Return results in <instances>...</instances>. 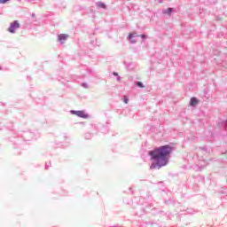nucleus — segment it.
<instances>
[{"mask_svg": "<svg viewBox=\"0 0 227 227\" xmlns=\"http://www.w3.org/2000/svg\"><path fill=\"white\" fill-rule=\"evenodd\" d=\"M140 37L141 38H146V35H141Z\"/></svg>", "mask_w": 227, "mask_h": 227, "instance_id": "f8f14e48", "label": "nucleus"}, {"mask_svg": "<svg viewBox=\"0 0 227 227\" xmlns=\"http://www.w3.org/2000/svg\"><path fill=\"white\" fill-rule=\"evenodd\" d=\"M20 27V23L18 20H14L11 23L10 27L8 28L9 33H15V29H19Z\"/></svg>", "mask_w": 227, "mask_h": 227, "instance_id": "7ed1b4c3", "label": "nucleus"}, {"mask_svg": "<svg viewBox=\"0 0 227 227\" xmlns=\"http://www.w3.org/2000/svg\"><path fill=\"white\" fill-rule=\"evenodd\" d=\"M8 1H10V0H0V3L2 4H5V3H8Z\"/></svg>", "mask_w": 227, "mask_h": 227, "instance_id": "9d476101", "label": "nucleus"}, {"mask_svg": "<svg viewBox=\"0 0 227 227\" xmlns=\"http://www.w3.org/2000/svg\"><path fill=\"white\" fill-rule=\"evenodd\" d=\"M137 86H138L139 88H145V86L143 85V82H137Z\"/></svg>", "mask_w": 227, "mask_h": 227, "instance_id": "6e6552de", "label": "nucleus"}, {"mask_svg": "<svg viewBox=\"0 0 227 227\" xmlns=\"http://www.w3.org/2000/svg\"><path fill=\"white\" fill-rule=\"evenodd\" d=\"M123 102L124 104H129V98L127 96L123 97Z\"/></svg>", "mask_w": 227, "mask_h": 227, "instance_id": "0eeeda50", "label": "nucleus"}, {"mask_svg": "<svg viewBox=\"0 0 227 227\" xmlns=\"http://www.w3.org/2000/svg\"><path fill=\"white\" fill-rule=\"evenodd\" d=\"M114 75H118V73H114Z\"/></svg>", "mask_w": 227, "mask_h": 227, "instance_id": "ddd939ff", "label": "nucleus"}, {"mask_svg": "<svg viewBox=\"0 0 227 227\" xmlns=\"http://www.w3.org/2000/svg\"><path fill=\"white\" fill-rule=\"evenodd\" d=\"M171 12H173V9H171V8H168V9L167 10V13H171Z\"/></svg>", "mask_w": 227, "mask_h": 227, "instance_id": "9b49d317", "label": "nucleus"}, {"mask_svg": "<svg viewBox=\"0 0 227 227\" xmlns=\"http://www.w3.org/2000/svg\"><path fill=\"white\" fill-rule=\"evenodd\" d=\"M172 152L173 147L169 145H163L149 152L151 159L154 160L150 168L152 169H160V168L168 166V162H169V155H171Z\"/></svg>", "mask_w": 227, "mask_h": 227, "instance_id": "f257e3e1", "label": "nucleus"}, {"mask_svg": "<svg viewBox=\"0 0 227 227\" xmlns=\"http://www.w3.org/2000/svg\"><path fill=\"white\" fill-rule=\"evenodd\" d=\"M198 104H200V99L196 98H192L190 100V106H192V107H196V106H198Z\"/></svg>", "mask_w": 227, "mask_h": 227, "instance_id": "20e7f679", "label": "nucleus"}, {"mask_svg": "<svg viewBox=\"0 0 227 227\" xmlns=\"http://www.w3.org/2000/svg\"><path fill=\"white\" fill-rule=\"evenodd\" d=\"M133 37H134V34H129V40H131L130 41L131 43H136V41H134V39L132 40Z\"/></svg>", "mask_w": 227, "mask_h": 227, "instance_id": "423d86ee", "label": "nucleus"}, {"mask_svg": "<svg viewBox=\"0 0 227 227\" xmlns=\"http://www.w3.org/2000/svg\"><path fill=\"white\" fill-rule=\"evenodd\" d=\"M98 6H99V8H106V4H104V3H99V4H98Z\"/></svg>", "mask_w": 227, "mask_h": 227, "instance_id": "1a4fd4ad", "label": "nucleus"}, {"mask_svg": "<svg viewBox=\"0 0 227 227\" xmlns=\"http://www.w3.org/2000/svg\"><path fill=\"white\" fill-rule=\"evenodd\" d=\"M71 114H74L75 116H78V118H89L90 115H88V114H86V112L80 110V111H75V110H71L70 111Z\"/></svg>", "mask_w": 227, "mask_h": 227, "instance_id": "f03ea898", "label": "nucleus"}, {"mask_svg": "<svg viewBox=\"0 0 227 227\" xmlns=\"http://www.w3.org/2000/svg\"><path fill=\"white\" fill-rule=\"evenodd\" d=\"M59 42H61V43H63V42H65V40H68V35H67V34H60L59 35Z\"/></svg>", "mask_w": 227, "mask_h": 227, "instance_id": "39448f33", "label": "nucleus"}]
</instances>
